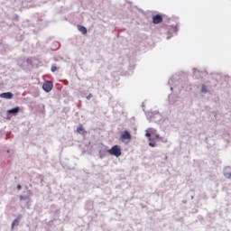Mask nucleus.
I'll return each instance as SVG.
<instances>
[{
	"instance_id": "nucleus-1",
	"label": "nucleus",
	"mask_w": 231,
	"mask_h": 231,
	"mask_svg": "<svg viewBox=\"0 0 231 231\" xmlns=\"http://www.w3.org/2000/svg\"><path fill=\"white\" fill-rule=\"evenodd\" d=\"M112 156H116L118 158L119 156H122V150L120 149L119 145L113 146L110 150L107 151Z\"/></svg>"
},
{
	"instance_id": "nucleus-2",
	"label": "nucleus",
	"mask_w": 231,
	"mask_h": 231,
	"mask_svg": "<svg viewBox=\"0 0 231 231\" xmlns=\"http://www.w3.org/2000/svg\"><path fill=\"white\" fill-rule=\"evenodd\" d=\"M42 89L46 91V93H50L53 89V82L45 81L42 85Z\"/></svg>"
},
{
	"instance_id": "nucleus-3",
	"label": "nucleus",
	"mask_w": 231,
	"mask_h": 231,
	"mask_svg": "<svg viewBox=\"0 0 231 231\" xmlns=\"http://www.w3.org/2000/svg\"><path fill=\"white\" fill-rule=\"evenodd\" d=\"M0 98H5L6 100H12L14 94L12 92H5L0 94Z\"/></svg>"
},
{
	"instance_id": "nucleus-4",
	"label": "nucleus",
	"mask_w": 231,
	"mask_h": 231,
	"mask_svg": "<svg viewBox=\"0 0 231 231\" xmlns=\"http://www.w3.org/2000/svg\"><path fill=\"white\" fill-rule=\"evenodd\" d=\"M163 17L160 14H156L152 17V23L153 24H160V23H162Z\"/></svg>"
},
{
	"instance_id": "nucleus-5",
	"label": "nucleus",
	"mask_w": 231,
	"mask_h": 231,
	"mask_svg": "<svg viewBox=\"0 0 231 231\" xmlns=\"http://www.w3.org/2000/svg\"><path fill=\"white\" fill-rule=\"evenodd\" d=\"M131 134L127 130L123 132V134H121V140H131Z\"/></svg>"
},
{
	"instance_id": "nucleus-6",
	"label": "nucleus",
	"mask_w": 231,
	"mask_h": 231,
	"mask_svg": "<svg viewBox=\"0 0 231 231\" xmlns=\"http://www.w3.org/2000/svg\"><path fill=\"white\" fill-rule=\"evenodd\" d=\"M20 109L21 108H19V106H17V107H14L13 109L7 110V113L9 115H17V113H19Z\"/></svg>"
},
{
	"instance_id": "nucleus-7",
	"label": "nucleus",
	"mask_w": 231,
	"mask_h": 231,
	"mask_svg": "<svg viewBox=\"0 0 231 231\" xmlns=\"http://www.w3.org/2000/svg\"><path fill=\"white\" fill-rule=\"evenodd\" d=\"M79 32H81L83 35H86L88 33V29L85 26L78 25Z\"/></svg>"
},
{
	"instance_id": "nucleus-8",
	"label": "nucleus",
	"mask_w": 231,
	"mask_h": 231,
	"mask_svg": "<svg viewBox=\"0 0 231 231\" xmlns=\"http://www.w3.org/2000/svg\"><path fill=\"white\" fill-rule=\"evenodd\" d=\"M19 221H21V216H18V217L13 221L12 226L19 225Z\"/></svg>"
},
{
	"instance_id": "nucleus-9",
	"label": "nucleus",
	"mask_w": 231,
	"mask_h": 231,
	"mask_svg": "<svg viewBox=\"0 0 231 231\" xmlns=\"http://www.w3.org/2000/svg\"><path fill=\"white\" fill-rule=\"evenodd\" d=\"M77 133H79V134H82V133H84V126H82V125H79L78 126Z\"/></svg>"
},
{
	"instance_id": "nucleus-10",
	"label": "nucleus",
	"mask_w": 231,
	"mask_h": 231,
	"mask_svg": "<svg viewBox=\"0 0 231 231\" xmlns=\"http://www.w3.org/2000/svg\"><path fill=\"white\" fill-rule=\"evenodd\" d=\"M201 93H208V90L207 89V86L202 85V87H201Z\"/></svg>"
},
{
	"instance_id": "nucleus-11",
	"label": "nucleus",
	"mask_w": 231,
	"mask_h": 231,
	"mask_svg": "<svg viewBox=\"0 0 231 231\" xmlns=\"http://www.w3.org/2000/svg\"><path fill=\"white\" fill-rule=\"evenodd\" d=\"M51 71L54 73V71H57V66L52 65L51 68Z\"/></svg>"
},
{
	"instance_id": "nucleus-12",
	"label": "nucleus",
	"mask_w": 231,
	"mask_h": 231,
	"mask_svg": "<svg viewBox=\"0 0 231 231\" xmlns=\"http://www.w3.org/2000/svg\"><path fill=\"white\" fill-rule=\"evenodd\" d=\"M149 145H150V147H156V143H154V142H150V143H149Z\"/></svg>"
},
{
	"instance_id": "nucleus-13",
	"label": "nucleus",
	"mask_w": 231,
	"mask_h": 231,
	"mask_svg": "<svg viewBox=\"0 0 231 231\" xmlns=\"http://www.w3.org/2000/svg\"><path fill=\"white\" fill-rule=\"evenodd\" d=\"M225 176H226L228 180H231V172H230V173H225Z\"/></svg>"
},
{
	"instance_id": "nucleus-14",
	"label": "nucleus",
	"mask_w": 231,
	"mask_h": 231,
	"mask_svg": "<svg viewBox=\"0 0 231 231\" xmlns=\"http://www.w3.org/2000/svg\"><path fill=\"white\" fill-rule=\"evenodd\" d=\"M92 97H93V95H92V94H89V95L87 97V100H90Z\"/></svg>"
},
{
	"instance_id": "nucleus-15",
	"label": "nucleus",
	"mask_w": 231,
	"mask_h": 231,
	"mask_svg": "<svg viewBox=\"0 0 231 231\" xmlns=\"http://www.w3.org/2000/svg\"><path fill=\"white\" fill-rule=\"evenodd\" d=\"M145 136H146L147 138L150 137L149 140H150V142H151V133H146Z\"/></svg>"
},
{
	"instance_id": "nucleus-16",
	"label": "nucleus",
	"mask_w": 231,
	"mask_h": 231,
	"mask_svg": "<svg viewBox=\"0 0 231 231\" xmlns=\"http://www.w3.org/2000/svg\"><path fill=\"white\" fill-rule=\"evenodd\" d=\"M21 189H23V187L21 186V184L17 185V189L21 190Z\"/></svg>"
},
{
	"instance_id": "nucleus-17",
	"label": "nucleus",
	"mask_w": 231,
	"mask_h": 231,
	"mask_svg": "<svg viewBox=\"0 0 231 231\" xmlns=\"http://www.w3.org/2000/svg\"><path fill=\"white\" fill-rule=\"evenodd\" d=\"M155 138H160V134H156V135H155Z\"/></svg>"
},
{
	"instance_id": "nucleus-18",
	"label": "nucleus",
	"mask_w": 231,
	"mask_h": 231,
	"mask_svg": "<svg viewBox=\"0 0 231 231\" xmlns=\"http://www.w3.org/2000/svg\"><path fill=\"white\" fill-rule=\"evenodd\" d=\"M20 199H24L23 196H20Z\"/></svg>"
}]
</instances>
